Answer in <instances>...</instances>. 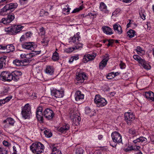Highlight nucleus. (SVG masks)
Returning <instances> with one entry per match:
<instances>
[{"label": "nucleus", "mask_w": 154, "mask_h": 154, "mask_svg": "<svg viewBox=\"0 0 154 154\" xmlns=\"http://www.w3.org/2000/svg\"><path fill=\"white\" fill-rule=\"evenodd\" d=\"M2 22L3 23L5 24H8L10 23L7 18H3L2 20Z\"/></svg>", "instance_id": "nucleus-50"}, {"label": "nucleus", "mask_w": 154, "mask_h": 154, "mask_svg": "<svg viewBox=\"0 0 154 154\" xmlns=\"http://www.w3.org/2000/svg\"><path fill=\"white\" fill-rule=\"evenodd\" d=\"M120 68L122 69H125L126 67L125 64L122 61H121L120 63L119 64Z\"/></svg>", "instance_id": "nucleus-55"}, {"label": "nucleus", "mask_w": 154, "mask_h": 154, "mask_svg": "<svg viewBox=\"0 0 154 154\" xmlns=\"http://www.w3.org/2000/svg\"><path fill=\"white\" fill-rule=\"evenodd\" d=\"M102 29L103 32L106 34L112 35L113 34L112 29L109 27L103 26Z\"/></svg>", "instance_id": "nucleus-25"}, {"label": "nucleus", "mask_w": 154, "mask_h": 154, "mask_svg": "<svg viewBox=\"0 0 154 154\" xmlns=\"http://www.w3.org/2000/svg\"><path fill=\"white\" fill-rule=\"evenodd\" d=\"M86 55L87 57V59H88V60L90 61L93 60L94 59L95 57L96 56V54H86Z\"/></svg>", "instance_id": "nucleus-37"}, {"label": "nucleus", "mask_w": 154, "mask_h": 154, "mask_svg": "<svg viewBox=\"0 0 154 154\" xmlns=\"http://www.w3.org/2000/svg\"><path fill=\"white\" fill-rule=\"evenodd\" d=\"M70 10V8H69L68 6L67 7V8H64L63 9V11H66V13L68 14L69 13Z\"/></svg>", "instance_id": "nucleus-58"}, {"label": "nucleus", "mask_w": 154, "mask_h": 154, "mask_svg": "<svg viewBox=\"0 0 154 154\" xmlns=\"http://www.w3.org/2000/svg\"><path fill=\"white\" fill-rule=\"evenodd\" d=\"M138 63L144 68L147 69H150V66L146 63L144 60L141 58L138 61Z\"/></svg>", "instance_id": "nucleus-21"}, {"label": "nucleus", "mask_w": 154, "mask_h": 154, "mask_svg": "<svg viewBox=\"0 0 154 154\" xmlns=\"http://www.w3.org/2000/svg\"><path fill=\"white\" fill-rule=\"evenodd\" d=\"M13 76V80L14 81H17L19 79V76L21 75L22 73L21 72L15 71L12 72Z\"/></svg>", "instance_id": "nucleus-18"}, {"label": "nucleus", "mask_w": 154, "mask_h": 154, "mask_svg": "<svg viewBox=\"0 0 154 154\" xmlns=\"http://www.w3.org/2000/svg\"><path fill=\"white\" fill-rule=\"evenodd\" d=\"M128 36L130 38L133 37L135 35V31L132 29H130L127 32Z\"/></svg>", "instance_id": "nucleus-35"}, {"label": "nucleus", "mask_w": 154, "mask_h": 154, "mask_svg": "<svg viewBox=\"0 0 154 154\" xmlns=\"http://www.w3.org/2000/svg\"><path fill=\"white\" fill-rule=\"evenodd\" d=\"M125 120L128 125H130L131 122L134 120L135 117L134 115L131 112H126L124 115Z\"/></svg>", "instance_id": "nucleus-10"}, {"label": "nucleus", "mask_w": 154, "mask_h": 154, "mask_svg": "<svg viewBox=\"0 0 154 154\" xmlns=\"http://www.w3.org/2000/svg\"><path fill=\"white\" fill-rule=\"evenodd\" d=\"M83 45L82 44H81L78 42H77L75 44V50L77 49H80V48H81L82 47Z\"/></svg>", "instance_id": "nucleus-45"}, {"label": "nucleus", "mask_w": 154, "mask_h": 154, "mask_svg": "<svg viewBox=\"0 0 154 154\" xmlns=\"http://www.w3.org/2000/svg\"><path fill=\"white\" fill-rule=\"evenodd\" d=\"M85 113L87 115H90V113L91 112V109L88 107H86L85 109Z\"/></svg>", "instance_id": "nucleus-54"}, {"label": "nucleus", "mask_w": 154, "mask_h": 154, "mask_svg": "<svg viewBox=\"0 0 154 154\" xmlns=\"http://www.w3.org/2000/svg\"><path fill=\"white\" fill-rule=\"evenodd\" d=\"M43 115L45 118L49 120H51L54 116L52 110L49 108L45 109L44 111Z\"/></svg>", "instance_id": "nucleus-13"}, {"label": "nucleus", "mask_w": 154, "mask_h": 154, "mask_svg": "<svg viewBox=\"0 0 154 154\" xmlns=\"http://www.w3.org/2000/svg\"><path fill=\"white\" fill-rule=\"evenodd\" d=\"M13 149L14 152L13 154H18L17 152L18 151L20 150V146L18 144H17L16 146H13Z\"/></svg>", "instance_id": "nucleus-34"}, {"label": "nucleus", "mask_w": 154, "mask_h": 154, "mask_svg": "<svg viewBox=\"0 0 154 154\" xmlns=\"http://www.w3.org/2000/svg\"><path fill=\"white\" fill-rule=\"evenodd\" d=\"M113 27L115 31H117L118 34H120L122 33V28L119 24H115L113 26Z\"/></svg>", "instance_id": "nucleus-26"}, {"label": "nucleus", "mask_w": 154, "mask_h": 154, "mask_svg": "<svg viewBox=\"0 0 154 154\" xmlns=\"http://www.w3.org/2000/svg\"><path fill=\"white\" fill-rule=\"evenodd\" d=\"M88 16V15H85V14H82L79 15L78 17H79V19H81V18L82 19L83 18L86 17Z\"/></svg>", "instance_id": "nucleus-64"}, {"label": "nucleus", "mask_w": 154, "mask_h": 154, "mask_svg": "<svg viewBox=\"0 0 154 154\" xmlns=\"http://www.w3.org/2000/svg\"><path fill=\"white\" fill-rule=\"evenodd\" d=\"M49 41V39L47 37H46L43 38L41 42L44 46H47Z\"/></svg>", "instance_id": "nucleus-39"}, {"label": "nucleus", "mask_w": 154, "mask_h": 154, "mask_svg": "<svg viewBox=\"0 0 154 154\" xmlns=\"http://www.w3.org/2000/svg\"><path fill=\"white\" fill-rule=\"evenodd\" d=\"M48 13L47 11H45L44 10L42 9L40 12L39 14L40 16L42 17L44 16H47L48 15Z\"/></svg>", "instance_id": "nucleus-41"}, {"label": "nucleus", "mask_w": 154, "mask_h": 154, "mask_svg": "<svg viewBox=\"0 0 154 154\" xmlns=\"http://www.w3.org/2000/svg\"><path fill=\"white\" fill-rule=\"evenodd\" d=\"M108 42L109 43L107 44V46L108 47H109L110 46H112L113 43L114 42V40L113 39H110L108 40Z\"/></svg>", "instance_id": "nucleus-60"}, {"label": "nucleus", "mask_w": 154, "mask_h": 154, "mask_svg": "<svg viewBox=\"0 0 154 154\" xmlns=\"http://www.w3.org/2000/svg\"><path fill=\"white\" fill-rule=\"evenodd\" d=\"M22 48L24 49L35 51V48L37 47V45L34 42H25L21 45Z\"/></svg>", "instance_id": "nucleus-7"}, {"label": "nucleus", "mask_w": 154, "mask_h": 154, "mask_svg": "<svg viewBox=\"0 0 154 154\" xmlns=\"http://www.w3.org/2000/svg\"><path fill=\"white\" fill-rule=\"evenodd\" d=\"M147 141L146 138L143 137H140L139 138L134 140L133 142L135 145L134 146L135 147L134 148V150H139L140 148V145H141V143L144 142H146Z\"/></svg>", "instance_id": "nucleus-6"}, {"label": "nucleus", "mask_w": 154, "mask_h": 154, "mask_svg": "<svg viewBox=\"0 0 154 154\" xmlns=\"http://www.w3.org/2000/svg\"><path fill=\"white\" fill-rule=\"evenodd\" d=\"M113 73H114V72H113L111 73L108 74V75H107V78L108 79H112V78H114V77L112 75Z\"/></svg>", "instance_id": "nucleus-53"}, {"label": "nucleus", "mask_w": 154, "mask_h": 154, "mask_svg": "<svg viewBox=\"0 0 154 154\" xmlns=\"http://www.w3.org/2000/svg\"><path fill=\"white\" fill-rule=\"evenodd\" d=\"M135 51L138 54H140V53H143V52H144V50L140 46L137 47Z\"/></svg>", "instance_id": "nucleus-42"}, {"label": "nucleus", "mask_w": 154, "mask_h": 154, "mask_svg": "<svg viewBox=\"0 0 154 154\" xmlns=\"http://www.w3.org/2000/svg\"><path fill=\"white\" fill-rule=\"evenodd\" d=\"M12 98V96L10 97H7L6 98L3 100L4 102H5V103L8 102L10 99Z\"/></svg>", "instance_id": "nucleus-62"}, {"label": "nucleus", "mask_w": 154, "mask_h": 154, "mask_svg": "<svg viewBox=\"0 0 154 154\" xmlns=\"http://www.w3.org/2000/svg\"><path fill=\"white\" fill-rule=\"evenodd\" d=\"M44 134L47 137H50L52 136V134L49 130H45L44 131Z\"/></svg>", "instance_id": "nucleus-40"}, {"label": "nucleus", "mask_w": 154, "mask_h": 154, "mask_svg": "<svg viewBox=\"0 0 154 154\" xmlns=\"http://www.w3.org/2000/svg\"><path fill=\"white\" fill-rule=\"evenodd\" d=\"M45 72L46 73L51 75L53 73L54 71L52 67L48 66L46 67Z\"/></svg>", "instance_id": "nucleus-32"}, {"label": "nucleus", "mask_w": 154, "mask_h": 154, "mask_svg": "<svg viewBox=\"0 0 154 154\" xmlns=\"http://www.w3.org/2000/svg\"><path fill=\"white\" fill-rule=\"evenodd\" d=\"M133 58L134 59L138 61V62L140 60L141 58L139 57L138 55H134L133 56Z\"/></svg>", "instance_id": "nucleus-56"}, {"label": "nucleus", "mask_w": 154, "mask_h": 154, "mask_svg": "<svg viewBox=\"0 0 154 154\" xmlns=\"http://www.w3.org/2000/svg\"><path fill=\"white\" fill-rule=\"evenodd\" d=\"M40 32L39 35L41 36L44 35L45 34V31L43 27H41L39 29Z\"/></svg>", "instance_id": "nucleus-48"}, {"label": "nucleus", "mask_w": 154, "mask_h": 154, "mask_svg": "<svg viewBox=\"0 0 154 154\" xmlns=\"http://www.w3.org/2000/svg\"><path fill=\"white\" fill-rule=\"evenodd\" d=\"M8 122V124L11 125H14V124L15 122V121L13 119L9 117L7 118L6 120H4L3 121V123H5Z\"/></svg>", "instance_id": "nucleus-30"}, {"label": "nucleus", "mask_w": 154, "mask_h": 154, "mask_svg": "<svg viewBox=\"0 0 154 154\" xmlns=\"http://www.w3.org/2000/svg\"><path fill=\"white\" fill-rule=\"evenodd\" d=\"M80 33L79 32H77L76 34L74 35V36L70 38V42H72L74 43H75L76 42V40L77 42H79V39L80 38V36L79 35Z\"/></svg>", "instance_id": "nucleus-23"}, {"label": "nucleus", "mask_w": 154, "mask_h": 154, "mask_svg": "<svg viewBox=\"0 0 154 154\" xmlns=\"http://www.w3.org/2000/svg\"><path fill=\"white\" fill-rule=\"evenodd\" d=\"M128 132L129 134L132 135H136L137 132L133 128H131L129 130Z\"/></svg>", "instance_id": "nucleus-49"}, {"label": "nucleus", "mask_w": 154, "mask_h": 154, "mask_svg": "<svg viewBox=\"0 0 154 154\" xmlns=\"http://www.w3.org/2000/svg\"><path fill=\"white\" fill-rule=\"evenodd\" d=\"M87 78L86 75L84 73H78L76 77V80L81 83H83Z\"/></svg>", "instance_id": "nucleus-16"}, {"label": "nucleus", "mask_w": 154, "mask_h": 154, "mask_svg": "<svg viewBox=\"0 0 154 154\" xmlns=\"http://www.w3.org/2000/svg\"><path fill=\"white\" fill-rule=\"evenodd\" d=\"M59 54L56 52L55 51L53 54L52 59L54 61H57L59 60Z\"/></svg>", "instance_id": "nucleus-36"}, {"label": "nucleus", "mask_w": 154, "mask_h": 154, "mask_svg": "<svg viewBox=\"0 0 154 154\" xmlns=\"http://www.w3.org/2000/svg\"><path fill=\"white\" fill-rule=\"evenodd\" d=\"M79 113L78 112L76 113H74L70 117V119L73 122V124L77 126L79 125V122L81 120V118L79 115Z\"/></svg>", "instance_id": "nucleus-11"}, {"label": "nucleus", "mask_w": 154, "mask_h": 154, "mask_svg": "<svg viewBox=\"0 0 154 154\" xmlns=\"http://www.w3.org/2000/svg\"><path fill=\"white\" fill-rule=\"evenodd\" d=\"M51 94L52 97L60 98L64 96V91L63 90L53 89L51 92Z\"/></svg>", "instance_id": "nucleus-12"}, {"label": "nucleus", "mask_w": 154, "mask_h": 154, "mask_svg": "<svg viewBox=\"0 0 154 154\" xmlns=\"http://www.w3.org/2000/svg\"><path fill=\"white\" fill-rule=\"evenodd\" d=\"M109 56L107 54L104 56L103 59L99 63V67L100 69H103L107 64V62L109 59Z\"/></svg>", "instance_id": "nucleus-15"}, {"label": "nucleus", "mask_w": 154, "mask_h": 154, "mask_svg": "<svg viewBox=\"0 0 154 154\" xmlns=\"http://www.w3.org/2000/svg\"><path fill=\"white\" fill-rule=\"evenodd\" d=\"M27 38L25 35H22L21 37H20V42H23L25 41L26 40V39Z\"/></svg>", "instance_id": "nucleus-52"}, {"label": "nucleus", "mask_w": 154, "mask_h": 154, "mask_svg": "<svg viewBox=\"0 0 154 154\" xmlns=\"http://www.w3.org/2000/svg\"><path fill=\"white\" fill-rule=\"evenodd\" d=\"M145 95L146 98L154 101V93L153 92L151 91L146 92Z\"/></svg>", "instance_id": "nucleus-24"}, {"label": "nucleus", "mask_w": 154, "mask_h": 154, "mask_svg": "<svg viewBox=\"0 0 154 154\" xmlns=\"http://www.w3.org/2000/svg\"><path fill=\"white\" fill-rule=\"evenodd\" d=\"M33 52H34V53L26 54V58L29 60L30 58L32 57L35 55L39 54L41 52V51H35Z\"/></svg>", "instance_id": "nucleus-28"}, {"label": "nucleus", "mask_w": 154, "mask_h": 154, "mask_svg": "<svg viewBox=\"0 0 154 154\" xmlns=\"http://www.w3.org/2000/svg\"><path fill=\"white\" fill-rule=\"evenodd\" d=\"M22 64L24 65H22L23 66H26L29 64V60H28L27 59L25 58L23 60H22Z\"/></svg>", "instance_id": "nucleus-47"}, {"label": "nucleus", "mask_w": 154, "mask_h": 154, "mask_svg": "<svg viewBox=\"0 0 154 154\" xmlns=\"http://www.w3.org/2000/svg\"><path fill=\"white\" fill-rule=\"evenodd\" d=\"M131 20H130V21L128 23L127 25V28H128L130 27V25L131 24V26H132L133 25H134L135 26H137V25L135 23H131Z\"/></svg>", "instance_id": "nucleus-63"}, {"label": "nucleus", "mask_w": 154, "mask_h": 154, "mask_svg": "<svg viewBox=\"0 0 154 154\" xmlns=\"http://www.w3.org/2000/svg\"><path fill=\"white\" fill-rule=\"evenodd\" d=\"M100 8L101 11L104 12L105 13H107L108 12L107 6L103 2L100 3Z\"/></svg>", "instance_id": "nucleus-29"}, {"label": "nucleus", "mask_w": 154, "mask_h": 154, "mask_svg": "<svg viewBox=\"0 0 154 154\" xmlns=\"http://www.w3.org/2000/svg\"><path fill=\"white\" fill-rule=\"evenodd\" d=\"M112 139L116 143L119 144L122 142V136L117 131H114L111 134Z\"/></svg>", "instance_id": "nucleus-9"}, {"label": "nucleus", "mask_w": 154, "mask_h": 154, "mask_svg": "<svg viewBox=\"0 0 154 154\" xmlns=\"http://www.w3.org/2000/svg\"><path fill=\"white\" fill-rule=\"evenodd\" d=\"M18 6L17 3H11L6 5L1 10L0 14H2V13L5 12H12L17 8Z\"/></svg>", "instance_id": "nucleus-4"}, {"label": "nucleus", "mask_w": 154, "mask_h": 154, "mask_svg": "<svg viewBox=\"0 0 154 154\" xmlns=\"http://www.w3.org/2000/svg\"><path fill=\"white\" fill-rule=\"evenodd\" d=\"M84 150L82 148H77L75 151L76 154H83Z\"/></svg>", "instance_id": "nucleus-46"}, {"label": "nucleus", "mask_w": 154, "mask_h": 154, "mask_svg": "<svg viewBox=\"0 0 154 154\" xmlns=\"http://www.w3.org/2000/svg\"><path fill=\"white\" fill-rule=\"evenodd\" d=\"M69 128V126L68 124H65L62 127H60L58 130L60 134L65 133Z\"/></svg>", "instance_id": "nucleus-19"}, {"label": "nucleus", "mask_w": 154, "mask_h": 154, "mask_svg": "<svg viewBox=\"0 0 154 154\" xmlns=\"http://www.w3.org/2000/svg\"><path fill=\"white\" fill-rule=\"evenodd\" d=\"M139 15L140 17L143 19V20H144L145 19V16L144 15V14L142 12H139Z\"/></svg>", "instance_id": "nucleus-59"}, {"label": "nucleus", "mask_w": 154, "mask_h": 154, "mask_svg": "<svg viewBox=\"0 0 154 154\" xmlns=\"http://www.w3.org/2000/svg\"><path fill=\"white\" fill-rule=\"evenodd\" d=\"M45 147L41 143L37 142L33 143L30 146V149L34 153L40 154L42 153Z\"/></svg>", "instance_id": "nucleus-1"}, {"label": "nucleus", "mask_w": 154, "mask_h": 154, "mask_svg": "<svg viewBox=\"0 0 154 154\" xmlns=\"http://www.w3.org/2000/svg\"><path fill=\"white\" fill-rule=\"evenodd\" d=\"M55 146V144H54L52 145V149L51 154H62L61 151L60 150L57 149Z\"/></svg>", "instance_id": "nucleus-31"}, {"label": "nucleus", "mask_w": 154, "mask_h": 154, "mask_svg": "<svg viewBox=\"0 0 154 154\" xmlns=\"http://www.w3.org/2000/svg\"><path fill=\"white\" fill-rule=\"evenodd\" d=\"M74 50H75V48H70L65 49L64 50V52L67 53H70L72 52Z\"/></svg>", "instance_id": "nucleus-43"}, {"label": "nucleus", "mask_w": 154, "mask_h": 154, "mask_svg": "<svg viewBox=\"0 0 154 154\" xmlns=\"http://www.w3.org/2000/svg\"><path fill=\"white\" fill-rule=\"evenodd\" d=\"M7 58V57L6 56H3L0 58V69L5 68L7 66L6 63Z\"/></svg>", "instance_id": "nucleus-17"}, {"label": "nucleus", "mask_w": 154, "mask_h": 154, "mask_svg": "<svg viewBox=\"0 0 154 154\" xmlns=\"http://www.w3.org/2000/svg\"><path fill=\"white\" fill-rule=\"evenodd\" d=\"M30 107L29 104H26L22 108L21 114L23 117L25 119L28 118L31 113Z\"/></svg>", "instance_id": "nucleus-8"}, {"label": "nucleus", "mask_w": 154, "mask_h": 154, "mask_svg": "<svg viewBox=\"0 0 154 154\" xmlns=\"http://www.w3.org/2000/svg\"><path fill=\"white\" fill-rule=\"evenodd\" d=\"M42 107L41 106L38 107L36 109V116L38 120L42 122H43V115L42 112Z\"/></svg>", "instance_id": "nucleus-14"}, {"label": "nucleus", "mask_w": 154, "mask_h": 154, "mask_svg": "<svg viewBox=\"0 0 154 154\" xmlns=\"http://www.w3.org/2000/svg\"><path fill=\"white\" fill-rule=\"evenodd\" d=\"M23 26L20 25H15L8 27L6 31L12 35H16L21 30Z\"/></svg>", "instance_id": "nucleus-3"}, {"label": "nucleus", "mask_w": 154, "mask_h": 154, "mask_svg": "<svg viewBox=\"0 0 154 154\" xmlns=\"http://www.w3.org/2000/svg\"><path fill=\"white\" fill-rule=\"evenodd\" d=\"M83 8L82 5H81L79 8H77L75 9L72 11V13H74L79 11H80L82 10Z\"/></svg>", "instance_id": "nucleus-44"}, {"label": "nucleus", "mask_w": 154, "mask_h": 154, "mask_svg": "<svg viewBox=\"0 0 154 154\" xmlns=\"http://www.w3.org/2000/svg\"><path fill=\"white\" fill-rule=\"evenodd\" d=\"M7 18L10 23L12 21L14 18V15L12 13H9L8 15Z\"/></svg>", "instance_id": "nucleus-38"}, {"label": "nucleus", "mask_w": 154, "mask_h": 154, "mask_svg": "<svg viewBox=\"0 0 154 154\" xmlns=\"http://www.w3.org/2000/svg\"><path fill=\"white\" fill-rule=\"evenodd\" d=\"M0 79L4 81L10 82L13 80V75L10 72L3 71L0 75Z\"/></svg>", "instance_id": "nucleus-5"}, {"label": "nucleus", "mask_w": 154, "mask_h": 154, "mask_svg": "<svg viewBox=\"0 0 154 154\" xmlns=\"http://www.w3.org/2000/svg\"><path fill=\"white\" fill-rule=\"evenodd\" d=\"M75 96V100L79 101L84 99V95L82 94L80 91L78 90L76 91Z\"/></svg>", "instance_id": "nucleus-20"}, {"label": "nucleus", "mask_w": 154, "mask_h": 154, "mask_svg": "<svg viewBox=\"0 0 154 154\" xmlns=\"http://www.w3.org/2000/svg\"><path fill=\"white\" fill-rule=\"evenodd\" d=\"M3 144L5 146L4 147H9V146H11V144L10 143L5 140L3 141Z\"/></svg>", "instance_id": "nucleus-51"}, {"label": "nucleus", "mask_w": 154, "mask_h": 154, "mask_svg": "<svg viewBox=\"0 0 154 154\" xmlns=\"http://www.w3.org/2000/svg\"><path fill=\"white\" fill-rule=\"evenodd\" d=\"M13 63L14 64L18 66H20L24 65L23 64H22V60L18 59H16L13 60Z\"/></svg>", "instance_id": "nucleus-33"}, {"label": "nucleus", "mask_w": 154, "mask_h": 154, "mask_svg": "<svg viewBox=\"0 0 154 154\" xmlns=\"http://www.w3.org/2000/svg\"><path fill=\"white\" fill-rule=\"evenodd\" d=\"M4 50H6L7 53H10L14 51L15 50V47L13 44L8 45L6 46H3Z\"/></svg>", "instance_id": "nucleus-22"}, {"label": "nucleus", "mask_w": 154, "mask_h": 154, "mask_svg": "<svg viewBox=\"0 0 154 154\" xmlns=\"http://www.w3.org/2000/svg\"><path fill=\"white\" fill-rule=\"evenodd\" d=\"M9 150V147H6L3 146L0 147V154H8Z\"/></svg>", "instance_id": "nucleus-27"}, {"label": "nucleus", "mask_w": 154, "mask_h": 154, "mask_svg": "<svg viewBox=\"0 0 154 154\" xmlns=\"http://www.w3.org/2000/svg\"><path fill=\"white\" fill-rule=\"evenodd\" d=\"M95 103L96 104L97 107H102L107 104V101L104 98L102 97L99 95L97 94L95 97L94 100Z\"/></svg>", "instance_id": "nucleus-2"}, {"label": "nucleus", "mask_w": 154, "mask_h": 154, "mask_svg": "<svg viewBox=\"0 0 154 154\" xmlns=\"http://www.w3.org/2000/svg\"><path fill=\"white\" fill-rule=\"evenodd\" d=\"M82 61L84 63H87L88 61H89L88 59H87V57L86 55L84 56V57L82 59Z\"/></svg>", "instance_id": "nucleus-61"}, {"label": "nucleus", "mask_w": 154, "mask_h": 154, "mask_svg": "<svg viewBox=\"0 0 154 154\" xmlns=\"http://www.w3.org/2000/svg\"><path fill=\"white\" fill-rule=\"evenodd\" d=\"M33 33L31 32H26L25 34V35L26 36L27 38H28L30 37L32 35Z\"/></svg>", "instance_id": "nucleus-57"}]
</instances>
